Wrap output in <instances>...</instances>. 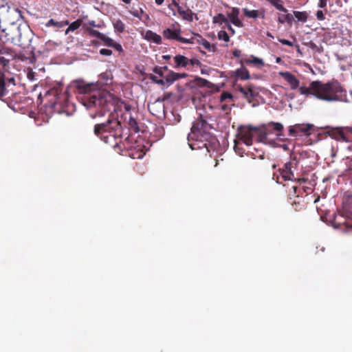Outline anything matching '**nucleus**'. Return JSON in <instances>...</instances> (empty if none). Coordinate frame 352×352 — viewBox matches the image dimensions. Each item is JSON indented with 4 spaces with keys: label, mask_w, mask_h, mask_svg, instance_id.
Here are the masks:
<instances>
[{
    "label": "nucleus",
    "mask_w": 352,
    "mask_h": 352,
    "mask_svg": "<svg viewBox=\"0 0 352 352\" xmlns=\"http://www.w3.org/2000/svg\"><path fill=\"white\" fill-rule=\"evenodd\" d=\"M212 22L214 23H219L221 25L223 23H228V20L223 14L219 13L213 17Z\"/></svg>",
    "instance_id": "72a5a7b5"
},
{
    "label": "nucleus",
    "mask_w": 352,
    "mask_h": 352,
    "mask_svg": "<svg viewBox=\"0 0 352 352\" xmlns=\"http://www.w3.org/2000/svg\"><path fill=\"white\" fill-rule=\"evenodd\" d=\"M168 96L165 97L163 100H164V99H168Z\"/></svg>",
    "instance_id": "69168bd1"
},
{
    "label": "nucleus",
    "mask_w": 352,
    "mask_h": 352,
    "mask_svg": "<svg viewBox=\"0 0 352 352\" xmlns=\"http://www.w3.org/2000/svg\"><path fill=\"white\" fill-rule=\"evenodd\" d=\"M316 17L320 21H323L325 19L322 10H319L316 12Z\"/></svg>",
    "instance_id": "de8ad7c7"
},
{
    "label": "nucleus",
    "mask_w": 352,
    "mask_h": 352,
    "mask_svg": "<svg viewBox=\"0 0 352 352\" xmlns=\"http://www.w3.org/2000/svg\"><path fill=\"white\" fill-rule=\"evenodd\" d=\"M268 3H270L272 6H274L278 10L283 12L285 13L287 12V10L283 6V1L282 0H266Z\"/></svg>",
    "instance_id": "c756f323"
},
{
    "label": "nucleus",
    "mask_w": 352,
    "mask_h": 352,
    "mask_svg": "<svg viewBox=\"0 0 352 352\" xmlns=\"http://www.w3.org/2000/svg\"><path fill=\"white\" fill-rule=\"evenodd\" d=\"M278 41L283 45H288L290 47H292L294 45V44L292 41L285 39V38H279Z\"/></svg>",
    "instance_id": "49530a36"
},
{
    "label": "nucleus",
    "mask_w": 352,
    "mask_h": 352,
    "mask_svg": "<svg viewBox=\"0 0 352 352\" xmlns=\"http://www.w3.org/2000/svg\"><path fill=\"white\" fill-rule=\"evenodd\" d=\"M111 47H113L114 49H116L117 51H119V52L123 51L122 45L120 43H118L116 42H114L113 45H112Z\"/></svg>",
    "instance_id": "8fccbe9b"
},
{
    "label": "nucleus",
    "mask_w": 352,
    "mask_h": 352,
    "mask_svg": "<svg viewBox=\"0 0 352 352\" xmlns=\"http://www.w3.org/2000/svg\"><path fill=\"white\" fill-rule=\"evenodd\" d=\"M228 99L231 100L232 99V95L229 92H226V91L223 92L220 97L221 103L224 102Z\"/></svg>",
    "instance_id": "4c0bfd02"
},
{
    "label": "nucleus",
    "mask_w": 352,
    "mask_h": 352,
    "mask_svg": "<svg viewBox=\"0 0 352 352\" xmlns=\"http://www.w3.org/2000/svg\"><path fill=\"white\" fill-rule=\"evenodd\" d=\"M153 72L159 75L161 77L164 76V72L160 67L156 66L153 69Z\"/></svg>",
    "instance_id": "a18cd8bd"
},
{
    "label": "nucleus",
    "mask_w": 352,
    "mask_h": 352,
    "mask_svg": "<svg viewBox=\"0 0 352 352\" xmlns=\"http://www.w3.org/2000/svg\"><path fill=\"white\" fill-rule=\"evenodd\" d=\"M112 53V50L109 49L102 48L100 50V54L102 56H111Z\"/></svg>",
    "instance_id": "c03bdc74"
},
{
    "label": "nucleus",
    "mask_w": 352,
    "mask_h": 352,
    "mask_svg": "<svg viewBox=\"0 0 352 352\" xmlns=\"http://www.w3.org/2000/svg\"><path fill=\"white\" fill-rule=\"evenodd\" d=\"M143 146L137 145L136 146H127L126 143L122 144V148H124L122 152L119 153L124 155H129L133 159H140L145 155L144 151L142 149Z\"/></svg>",
    "instance_id": "4468645a"
},
{
    "label": "nucleus",
    "mask_w": 352,
    "mask_h": 352,
    "mask_svg": "<svg viewBox=\"0 0 352 352\" xmlns=\"http://www.w3.org/2000/svg\"><path fill=\"white\" fill-rule=\"evenodd\" d=\"M221 109L226 112V113H228L231 111V107L230 104H224L223 102L221 104Z\"/></svg>",
    "instance_id": "37998d69"
},
{
    "label": "nucleus",
    "mask_w": 352,
    "mask_h": 352,
    "mask_svg": "<svg viewBox=\"0 0 352 352\" xmlns=\"http://www.w3.org/2000/svg\"><path fill=\"white\" fill-rule=\"evenodd\" d=\"M293 21H294V16L291 14H282V15H280L278 18V23H280L281 24L287 23L288 24L292 25Z\"/></svg>",
    "instance_id": "7c9ffc66"
},
{
    "label": "nucleus",
    "mask_w": 352,
    "mask_h": 352,
    "mask_svg": "<svg viewBox=\"0 0 352 352\" xmlns=\"http://www.w3.org/2000/svg\"><path fill=\"white\" fill-rule=\"evenodd\" d=\"M276 164H274V165L272 166V168H273L274 169V168H276Z\"/></svg>",
    "instance_id": "0e129e2a"
},
{
    "label": "nucleus",
    "mask_w": 352,
    "mask_h": 352,
    "mask_svg": "<svg viewBox=\"0 0 352 352\" xmlns=\"http://www.w3.org/2000/svg\"><path fill=\"white\" fill-rule=\"evenodd\" d=\"M85 24H87L89 27H96V28H100V25H98L96 23L95 21H89L87 23H85Z\"/></svg>",
    "instance_id": "09e8293b"
},
{
    "label": "nucleus",
    "mask_w": 352,
    "mask_h": 352,
    "mask_svg": "<svg viewBox=\"0 0 352 352\" xmlns=\"http://www.w3.org/2000/svg\"><path fill=\"white\" fill-rule=\"evenodd\" d=\"M298 164V161L296 156L291 155L290 160L286 162L283 168L278 169L281 177L285 181L294 179V170L296 168Z\"/></svg>",
    "instance_id": "1a4fd4ad"
},
{
    "label": "nucleus",
    "mask_w": 352,
    "mask_h": 352,
    "mask_svg": "<svg viewBox=\"0 0 352 352\" xmlns=\"http://www.w3.org/2000/svg\"><path fill=\"white\" fill-rule=\"evenodd\" d=\"M190 39H195V43L193 44L199 43L209 52H214L217 50V47L214 45L210 44L209 41H208L206 39L204 38L201 36L199 34H197L195 37H192Z\"/></svg>",
    "instance_id": "a211bd4d"
},
{
    "label": "nucleus",
    "mask_w": 352,
    "mask_h": 352,
    "mask_svg": "<svg viewBox=\"0 0 352 352\" xmlns=\"http://www.w3.org/2000/svg\"><path fill=\"white\" fill-rule=\"evenodd\" d=\"M73 87L78 94L82 95L83 105L95 111L93 118L103 116L113 107L116 110L110 96L98 89L96 84L87 83L84 80H76L73 82Z\"/></svg>",
    "instance_id": "f257e3e1"
},
{
    "label": "nucleus",
    "mask_w": 352,
    "mask_h": 352,
    "mask_svg": "<svg viewBox=\"0 0 352 352\" xmlns=\"http://www.w3.org/2000/svg\"><path fill=\"white\" fill-rule=\"evenodd\" d=\"M292 207L295 211H300L303 209L304 205L300 201H294L292 203Z\"/></svg>",
    "instance_id": "58836bf2"
},
{
    "label": "nucleus",
    "mask_w": 352,
    "mask_h": 352,
    "mask_svg": "<svg viewBox=\"0 0 352 352\" xmlns=\"http://www.w3.org/2000/svg\"><path fill=\"white\" fill-rule=\"evenodd\" d=\"M49 95L54 96L52 100V107L59 105L61 107L67 106L69 95L67 91L62 92L59 89H52L49 91Z\"/></svg>",
    "instance_id": "f8f14e48"
},
{
    "label": "nucleus",
    "mask_w": 352,
    "mask_h": 352,
    "mask_svg": "<svg viewBox=\"0 0 352 352\" xmlns=\"http://www.w3.org/2000/svg\"><path fill=\"white\" fill-rule=\"evenodd\" d=\"M144 38L148 41H152L156 44L162 43V37L151 30H147L145 32Z\"/></svg>",
    "instance_id": "b1692460"
},
{
    "label": "nucleus",
    "mask_w": 352,
    "mask_h": 352,
    "mask_svg": "<svg viewBox=\"0 0 352 352\" xmlns=\"http://www.w3.org/2000/svg\"><path fill=\"white\" fill-rule=\"evenodd\" d=\"M328 134L337 141L352 142V126L332 128L328 131Z\"/></svg>",
    "instance_id": "0eeeda50"
},
{
    "label": "nucleus",
    "mask_w": 352,
    "mask_h": 352,
    "mask_svg": "<svg viewBox=\"0 0 352 352\" xmlns=\"http://www.w3.org/2000/svg\"><path fill=\"white\" fill-rule=\"evenodd\" d=\"M127 117H128V119L126 118V120H125L127 122L128 125L130 127V129H132L135 133L139 132L140 128H139L138 123L137 122L136 118H135L133 116H132L131 114H130Z\"/></svg>",
    "instance_id": "a878e982"
},
{
    "label": "nucleus",
    "mask_w": 352,
    "mask_h": 352,
    "mask_svg": "<svg viewBox=\"0 0 352 352\" xmlns=\"http://www.w3.org/2000/svg\"><path fill=\"white\" fill-rule=\"evenodd\" d=\"M279 75L290 85L292 89H296L299 87V80L292 73L289 72H280Z\"/></svg>",
    "instance_id": "2eb2a0df"
},
{
    "label": "nucleus",
    "mask_w": 352,
    "mask_h": 352,
    "mask_svg": "<svg viewBox=\"0 0 352 352\" xmlns=\"http://www.w3.org/2000/svg\"><path fill=\"white\" fill-rule=\"evenodd\" d=\"M281 61H282V59H281V58H280V57H277V58H276V63H280Z\"/></svg>",
    "instance_id": "13d9d810"
},
{
    "label": "nucleus",
    "mask_w": 352,
    "mask_h": 352,
    "mask_svg": "<svg viewBox=\"0 0 352 352\" xmlns=\"http://www.w3.org/2000/svg\"><path fill=\"white\" fill-rule=\"evenodd\" d=\"M234 76L236 78L241 79L243 80H249L250 78V74L247 68L241 67L236 69L234 72Z\"/></svg>",
    "instance_id": "4be33fe9"
},
{
    "label": "nucleus",
    "mask_w": 352,
    "mask_h": 352,
    "mask_svg": "<svg viewBox=\"0 0 352 352\" xmlns=\"http://www.w3.org/2000/svg\"><path fill=\"white\" fill-rule=\"evenodd\" d=\"M12 57L11 49L0 46V65L7 66L9 64L10 59L7 57Z\"/></svg>",
    "instance_id": "f3484780"
},
{
    "label": "nucleus",
    "mask_w": 352,
    "mask_h": 352,
    "mask_svg": "<svg viewBox=\"0 0 352 352\" xmlns=\"http://www.w3.org/2000/svg\"><path fill=\"white\" fill-rule=\"evenodd\" d=\"M82 24V20L80 19H77L76 21L72 22V23H69V27L65 30V34H69L70 32H74L78 29Z\"/></svg>",
    "instance_id": "c85d7f7f"
},
{
    "label": "nucleus",
    "mask_w": 352,
    "mask_h": 352,
    "mask_svg": "<svg viewBox=\"0 0 352 352\" xmlns=\"http://www.w3.org/2000/svg\"><path fill=\"white\" fill-rule=\"evenodd\" d=\"M267 36H270V37H273V36H272V34H270V33H267Z\"/></svg>",
    "instance_id": "e2e57ef3"
},
{
    "label": "nucleus",
    "mask_w": 352,
    "mask_h": 352,
    "mask_svg": "<svg viewBox=\"0 0 352 352\" xmlns=\"http://www.w3.org/2000/svg\"><path fill=\"white\" fill-rule=\"evenodd\" d=\"M211 128L202 115L195 120L188 135V143L192 150H205L206 154L217 148L218 140L209 132Z\"/></svg>",
    "instance_id": "7ed1b4c3"
},
{
    "label": "nucleus",
    "mask_w": 352,
    "mask_h": 352,
    "mask_svg": "<svg viewBox=\"0 0 352 352\" xmlns=\"http://www.w3.org/2000/svg\"><path fill=\"white\" fill-rule=\"evenodd\" d=\"M239 8H232L231 12L228 13V17L230 21L235 26L242 28L243 24L239 19Z\"/></svg>",
    "instance_id": "dca6fc26"
},
{
    "label": "nucleus",
    "mask_w": 352,
    "mask_h": 352,
    "mask_svg": "<svg viewBox=\"0 0 352 352\" xmlns=\"http://www.w3.org/2000/svg\"><path fill=\"white\" fill-rule=\"evenodd\" d=\"M189 65L192 66H199V67H201L202 66L201 63L197 58H188V65Z\"/></svg>",
    "instance_id": "ea45409f"
},
{
    "label": "nucleus",
    "mask_w": 352,
    "mask_h": 352,
    "mask_svg": "<svg viewBox=\"0 0 352 352\" xmlns=\"http://www.w3.org/2000/svg\"><path fill=\"white\" fill-rule=\"evenodd\" d=\"M294 15L298 21H301L302 23L306 22L308 18V14L307 12L294 11Z\"/></svg>",
    "instance_id": "473e14b6"
},
{
    "label": "nucleus",
    "mask_w": 352,
    "mask_h": 352,
    "mask_svg": "<svg viewBox=\"0 0 352 352\" xmlns=\"http://www.w3.org/2000/svg\"><path fill=\"white\" fill-rule=\"evenodd\" d=\"M133 16H135V17H138V18H140V13H143V10H141L140 12H139L138 10H135V11H130L129 12Z\"/></svg>",
    "instance_id": "3c124183"
},
{
    "label": "nucleus",
    "mask_w": 352,
    "mask_h": 352,
    "mask_svg": "<svg viewBox=\"0 0 352 352\" xmlns=\"http://www.w3.org/2000/svg\"><path fill=\"white\" fill-rule=\"evenodd\" d=\"M226 24H227V28H228V29L230 31H231V32L234 34V29L232 28V26H231L230 24H228V23H226Z\"/></svg>",
    "instance_id": "864d4df0"
},
{
    "label": "nucleus",
    "mask_w": 352,
    "mask_h": 352,
    "mask_svg": "<svg viewBox=\"0 0 352 352\" xmlns=\"http://www.w3.org/2000/svg\"><path fill=\"white\" fill-rule=\"evenodd\" d=\"M255 133H259L258 128L252 126H241L238 128L236 137L239 141L247 146H250L252 144Z\"/></svg>",
    "instance_id": "6e6552de"
},
{
    "label": "nucleus",
    "mask_w": 352,
    "mask_h": 352,
    "mask_svg": "<svg viewBox=\"0 0 352 352\" xmlns=\"http://www.w3.org/2000/svg\"><path fill=\"white\" fill-rule=\"evenodd\" d=\"M186 76V74L184 73L179 74V73L174 72L173 71H168V74L164 76V78H165L164 80H165V82H166V83L172 84L175 81H176L180 78H184Z\"/></svg>",
    "instance_id": "412c9836"
},
{
    "label": "nucleus",
    "mask_w": 352,
    "mask_h": 352,
    "mask_svg": "<svg viewBox=\"0 0 352 352\" xmlns=\"http://www.w3.org/2000/svg\"><path fill=\"white\" fill-rule=\"evenodd\" d=\"M174 65H173L175 69L180 67L186 68L188 66V58L183 55L177 54L173 58Z\"/></svg>",
    "instance_id": "aec40b11"
},
{
    "label": "nucleus",
    "mask_w": 352,
    "mask_h": 352,
    "mask_svg": "<svg viewBox=\"0 0 352 352\" xmlns=\"http://www.w3.org/2000/svg\"><path fill=\"white\" fill-rule=\"evenodd\" d=\"M94 134L105 144H109L118 152L122 149V126L117 119L109 118L107 122L97 124L94 128Z\"/></svg>",
    "instance_id": "20e7f679"
},
{
    "label": "nucleus",
    "mask_w": 352,
    "mask_h": 352,
    "mask_svg": "<svg viewBox=\"0 0 352 352\" xmlns=\"http://www.w3.org/2000/svg\"><path fill=\"white\" fill-rule=\"evenodd\" d=\"M120 107L123 108L124 109V120H126L127 116H129L130 114H131V105L129 104H126L124 102H121Z\"/></svg>",
    "instance_id": "f704fd0d"
},
{
    "label": "nucleus",
    "mask_w": 352,
    "mask_h": 352,
    "mask_svg": "<svg viewBox=\"0 0 352 352\" xmlns=\"http://www.w3.org/2000/svg\"><path fill=\"white\" fill-rule=\"evenodd\" d=\"M172 3L177 8L178 13L179 14L180 16H182L184 19L187 20L188 21H192L193 20V13L190 9H188L186 10H183L182 7L179 6V4L175 0H173Z\"/></svg>",
    "instance_id": "6ab92c4d"
},
{
    "label": "nucleus",
    "mask_w": 352,
    "mask_h": 352,
    "mask_svg": "<svg viewBox=\"0 0 352 352\" xmlns=\"http://www.w3.org/2000/svg\"><path fill=\"white\" fill-rule=\"evenodd\" d=\"M113 25L116 32L122 33L124 31L125 25L120 19L115 20L113 22Z\"/></svg>",
    "instance_id": "2f4dec72"
},
{
    "label": "nucleus",
    "mask_w": 352,
    "mask_h": 352,
    "mask_svg": "<svg viewBox=\"0 0 352 352\" xmlns=\"http://www.w3.org/2000/svg\"><path fill=\"white\" fill-rule=\"evenodd\" d=\"M243 12L244 15L248 18H252L256 19L259 16H261L262 19H264L265 17L264 11L259 12L258 10H250L248 8H245L243 9Z\"/></svg>",
    "instance_id": "5701e85b"
},
{
    "label": "nucleus",
    "mask_w": 352,
    "mask_h": 352,
    "mask_svg": "<svg viewBox=\"0 0 352 352\" xmlns=\"http://www.w3.org/2000/svg\"><path fill=\"white\" fill-rule=\"evenodd\" d=\"M162 69L163 72L165 71H168V67L167 66L160 67Z\"/></svg>",
    "instance_id": "4d7b16f0"
},
{
    "label": "nucleus",
    "mask_w": 352,
    "mask_h": 352,
    "mask_svg": "<svg viewBox=\"0 0 352 352\" xmlns=\"http://www.w3.org/2000/svg\"><path fill=\"white\" fill-rule=\"evenodd\" d=\"M232 54L234 57H240L241 55V51L240 50H238V49H235L233 52H232Z\"/></svg>",
    "instance_id": "603ef678"
},
{
    "label": "nucleus",
    "mask_w": 352,
    "mask_h": 352,
    "mask_svg": "<svg viewBox=\"0 0 352 352\" xmlns=\"http://www.w3.org/2000/svg\"><path fill=\"white\" fill-rule=\"evenodd\" d=\"M100 40H102L104 42V44L108 47H112L114 43V41L112 38L105 36L104 34Z\"/></svg>",
    "instance_id": "e433bc0d"
},
{
    "label": "nucleus",
    "mask_w": 352,
    "mask_h": 352,
    "mask_svg": "<svg viewBox=\"0 0 352 352\" xmlns=\"http://www.w3.org/2000/svg\"><path fill=\"white\" fill-rule=\"evenodd\" d=\"M218 38L219 40H223L226 42H228L230 41V36L228 34L223 30H221L218 33Z\"/></svg>",
    "instance_id": "c9c22d12"
},
{
    "label": "nucleus",
    "mask_w": 352,
    "mask_h": 352,
    "mask_svg": "<svg viewBox=\"0 0 352 352\" xmlns=\"http://www.w3.org/2000/svg\"><path fill=\"white\" fill-rule=\"evenodd\" d=\"M69 25V21H56L53 19H50L45 24L46 27L54 26L58 28H62Z\"/></svg>",
    "instance_id": "cd10ccee"
},
{
    "label": "nucleus",
    "mask_w": 352,
    "mask_h": 352,
    "mask_svg": "<svg viewBox=\"0 0 352 352\" xmlns=\"http://www.w3.org/2000/svg\"><path fill=\"white\" fill-rule=\"evenodd\" d=\"M150 79L158 85H164L165 84L164 79H158L157 77L154 75H151Z\"/></svg>",
    "instance_id": "79ce46f5"
},
{
    "label": "nucleus",
    "mask_w": 352,
    "mask_h": 352,
    "mask_svg": "<svg viewBox=\"0 0 352 352\" xmlns=\"http://www.w3.org/2000/svg\"><path fill=\"white\" fill-rule=\"evenodd\" d=\"M122 1L126 4H129L131 2V0H122Z\"/></svg>",
    "instance_id": "bf43d9fd"
},
{
    "label": "nucleus",
    "mask_w": 352,
    "mask_h": 352,
    "mask_svg": "<svg viewBox=\"0 0 352 352\" xmlns=\"http://www.w3.org/2000/svg\"><path fill=\"white\" fill-rule=\"evenodd\" d=\"M201 80L204 81V85H206V83H208V82L206 80H203V79H201Z\"/></svg>",
    "instance_id": "680f3d73"
},
{
    "label": "nucleus",
    "mask_w": 352,
    "mask_h": 352,
    "mask_svg": "<svg viewBox=\"0 0 352 352\" xmlns=\"http://www.w3.org/2000/svg\"><path fill=\"white\" fill-rule=\"evenodd\" d=\"M201 74H208V72H206L205 69L201 68Z\"/></svg>",
    "instance_id": "052dcab7"
},
{
    "label": "nucleus",
    "mask_w": 352,
    "mask_h": 352,
    "mask_svg": "<svg viewBox=\"0 0 352 352\" xmlns=\"http://www.w3.org/2000/svg\"><path fill=\"white\" fill-rule=\"evenodd\" d=\"M314 127V126L312 124H296L289 126V135L291 137L309 136Z\"/></svg>",
    "instance_id": "9b49d317"
},
{
    "label": "nucleus",
    "mask_w": 352,
    "mask_h": 352,
    "mask_svg": "<svg viewBox=\"0 0 352 352\" xmlns=\"http://www.w3.org/2000/svg\"><path fill=\"white\" fill-rule=\"evenodd\" d=\"M162 58L164 60H169L170 58V55H164V56H162Z\"/></svg>",
    "instance_id": "6e6d98bb"
},
{
    "label": "nucleus",
    "mask_w": 352,
    "mask_h": 352,
    "mask_svg": "<svg viewBox=\"0 0 352 352\" xmlns=\"http://www.w3.org/2000/svg\"><path fill=\"white\" fill-rule=\"evenodd\" d=\"M239 142L240 141L239 140L234 141V149L237 154H239L240 156H243L242 148L239 146Z\"/></svg>",
    "instance_id": "a19ab883"
},
{
    "label": "nucleus",
    "mask_w": 352,
    "mask_h": 352,
    "mask_svg": "<svg viewBox=\"0 0 352 352\" xmlns=\"http://www.w3.org/2000/svg\"><path fill=\"white\" fill-rule=\"evenodd\" d=\"M301 95L312 96L317 99L327 102H342L345 96V90L337 80L327 82L314 80L308 87H299Z\"/></svg>",
    "instance_id": "f03ea898"
},
{
    "label": "nucleus",
    "mask_w": 352,
    "mask_h": 352,
    "mask_svg": "<svg viewBox=\"0 0 352 352\" xmlns=\"http://www.w3.org/2000/svg\"><path fill=\"white\" fill-rule=\"evenodd\" d=\"M245 63L248 65L254 64L258 66H263L264 62L261 58L251 56L250 58H246L241 60V63Z\"/></svg>",
    "instance_id": "bb28decb"
},
{
    "label": "nucleus",
    "mask_w": 352,
    "mask_h": 352,
    "mask_svg": "<svg viewBox=\"0 0 352 352\" xmlns=\"http://www.w3.org/2000/svg\"><path fill=\"white\" fill-rule=\"evenodd\" d=\"M234 89L240 93L242 97L250 104L253 103L254 99L258 96L260 92L259 87L252 83H248L243 86L241 84H236Z\"/></svg>",
    "instance_id": "423d86ee"
},
{
    "label": "nucleus",
    "mask_w": 352,
    "mask_h": 352,
    "mask_svg": "<svg viewBox=\"0 0 352 352\" xmlns=\"http://www.w3.org/2000/svg\"><path fill=\"white\" fill-rule=\"evenodd\" d=\"M82 28L85 31L87 32L91 36L96 37L100 40L102 38V37H103L104 34L102 33L91 28V27H89L87 24H83Z\"/></svg>",
    "instance_id": "393cba45"
},
{
    "label": "nucleus",
    "mask_w": 352,
    "mask_h": 352,
    "mask_svg": "<svg viewBox=\"0 0 352 352\" xmlns=\"http://www.w3.org/2000/svg\"><path fill=\"white\" fill-rule=\"evenodd\" d=\"M181 30L179 28H166L163 31V36L169 40H175L182 43H194L195 39H188L180 36Z\"/></svg>",
    "instance_id": "ddd939ff"
},
{
    "label": "nucleus",
    "mask_w": 352,
    "mask_h": 352,
    "mask_svg": "<svg viewBox=\"0 0 352 352\" xmlns=\"http://www.w3.org/2000/svg\"><path fill=\"white\" fill-rule=\"evenodd\" d=\"M164 0H155V3L157 5H162Z\"/></svg>",
    "instance_id": "5fc2aeb1"
},
{
    "label": "nucleus",
    "mask_w": 352,
    "mask_h": 352,
    "mask_svg": "<svg viewBox=\"0 0 352 352\" xmlns=\"http://www.w3.org/2000/svg\"><path fill=\"white\" fill-rule=\"evenodd\" d=\"M15 85V79L13 77L6 78L0 69V100H4V98L13 91Z\"/></svg>",
    "instance_id": "9d476101"
},
{
    "label": "nucleus",
    "mask_w": 352,
    "mask_h": 352,
    "mask_svg": "<svg viewBox=\"0 0 352 352\" xmlns=\"http://www.w3.org/2000/svg\"><path fill=\"white\" fill-rule=\"evenodd\" d=\"M284 126L280 122H270L263 124L261 129H258V137L261 141L267 139V137L275 133L277 137L283 136Z\"/></svg>",
    "instance_id": "39448f33"
}]
</instances>
